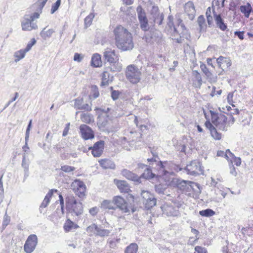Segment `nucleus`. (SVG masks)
Instances as JSON below:
<instances>
[{
    "mask_svg": "<svg viewBox=\"0 0 253 253\" xmlns=\"http://www.w3.org/2000/svg\"><path fill=\"white\" fill-rule=\"evenodd\" d=\"M32 120H30L29 122L26 131L25 133V139L28 140L29 138V134H30V131L32 127Z\"/></svg>",
    "mask_w": 253,
    "mask_h": 253,
    "instance_id": "obj_56",
    "label": "nucleus"
},
{
    "mask_svg": "<svg viewBox=\"0 0 253 253\" xmlns=\"http://www.w3.org/2000/svg\"><path fill=\"white\" fill-rule=\"evenodd\" d=\"M114 77L107 71H104L102 75V81L101 86H106L111 83L113 81Z\"/></svg>",
    "mask_w": 253,
    "mask_h": 253,
    "instance_id": "obj_27",
    "label": "nucleus"
},
{
    "mask_svg": "<svg viewBox=\"0 0 253 253\" xmlns=\"http://www.w3.org/2000/svg\"><path fill=\"white\" fill-rule=\"evenodd\" d=\"M66 207L70 212H74L77 216L83 212L82 203L78 202L72 194H69L65 198Z\"/></svg>",
    "mask_w": 253,
    "mask_h": 253,
    "instance_id": "obj_4",
    "label": "nucleus"
},
{
    "mask_svg": "<svg viewBox=\"0 0 253 253\" xmlns=\"http://www.w3.org/2000/svg\"><path fill=\"white\" fill-rule=\"evenodd\" d=\"M233 94H234L233 92H229L227 95V101L229 104L231 105L233 107H235V106L233 104Z\"/></svg>",
    "mask_w": 253,
    "mask_h": 253,
    "instance_id": "obj_60",
    "label": "nucleus"
},
{
    "mask_svg": "<svg viewBox=\"0 0 253 253\" xmlns=\"http://www.w3.org/2000/svg\"><path fill=\"white\" fill-rule=\"evenodd\" d=\"M121 174L128 180L133 181L137 183H141V177H139L137 174L129 170L126 169H123L121 171Z\"/></svg>",
    "mask_w": 253,
    "mask_h": 253,
    "instance_id": "obj_22",
    "label": "nucleus"
},
{
    "mask_svg": "<svg viewBox=\"0 0 253 253\" xmlns=\"http://www.w3.org/2000/svg\"><path fill=\"white\" fill-rule=\"evenodd\" d=\"M186 146L185 144H180L177 146L176 149L180 152H183L186 154Z\"/></svg>",
    "mask_w": 253,
    "mask_h": 253,
    "instance_id": "obj_62",
    "label": "nucleus"
},
{
    "mask_svg": "<svg viewBox=\"0 0 253 253\" xmlns=\"http://www.w3.org/2000/svg\"><path fill=\"white\" fill-rule=\"evenodd\" d=\"M30 162L28 159H26V156L25 153L23 154V158L22 160L21 166L24 169V180H25L29 176V167Z\"/></svg>",
    "mask_w": 253,
    "mask_h": 253,
    "instance_id": "obj_28",
    "label": "nucleus"
},
{
    "mask_svg": "<svg viewBox=\"0 0 253 253\" xmlns=\"http://www.w3.org/2000/svg\"><path fill=\"white\" fill-rule=\"evenodd\" d=\"M136 12L140 29L144 32L148 31L150 27L145 10L141 5H139L136 8Z\"/></svg>",
    "mask_w": 253,
    "mask_h": 253,
    "instance_id": "obj_7",
    "label": "nucleus"
},
{
    "mask_svg": "<svg viewBox=\"0 0 253 253\" xmlns=\"http://www.w3.org/2000/svg\"><path fill=\"white\" fill-rule=\"evenodd\" d=\"M114 183L121 192L126 193L130 191L129 185L126 181L114 179Z\"/></svg>",
    "mask_w": 253,
    "mask_h": 253,
    "instance_id": "obj_26",
    "label": "nucleus"
},
{
    "mask_svg": "<svg viewBox=\"0 0 253 253\" xmlns=\"http://www.w3.org/2000/svg\"><path fill=\"white\" fill-rule=\"evenodd\" d=\"M155 189L156 192L159 194H164V191L165 190V188H164L163 186L161 184L155 185Z\"/></svg>",
    "mask_w": 253,
    "mask_h": 253,
    "instance_id": "obj_55",
    "label": "nucleus"
},
{
    "mask_svg": "<svg viewBox=\"0 0 253 253\" xmlns=\"http://www.w3.org/2000/svg\"><path fill=\"white\" fill-rule=\"evenodd\" d=\"M144 36L145 41L148 43L158 42L161 38V33L155 28H150Z\"/></svg>",
    "mask_w": 253,
    "mask_h": 253,
    "instance_id": "obj_13",
    "label": "nucleus"
},
{
    "mask_svg": "<svg viewBox=\"0 0 253 253\" xmlns=\"http://www.w3.org/2000/svg\"><path fill=\"white\" fill-rule=\"evenodd\" d=\"M173 16L172 15H169L168 17V22H167V25L169 26V27L172 30L173 29V32L172 34V36H175L176 35H179L178 31H177L176 28L174 26L173 22Z\"/></svg>",
    "mask_w": 253,
    "mask_h": 253,
    "instance_id": "obj_33",
    "label": "nucleus"
},
{
    "mask_svg": "<svg viewBox=\"0 0 253 253\" xmlns=\"http://www.w3.org/2000/svg\"><path fill=\"white\" fill-rule=\"evenodd\" d=\"M193 74L197 81L198 86L200 88L203 83L201 76L200 73L196 70L193 71Z\"/></svg>",
    "mask_w": 253,
    "mask_h": 253,
    "instance_id": "obj_47",
    "label": "nucleus"
},
{
    "mask_svg": "<svg viewBox=\"0 0 253 253\" xmlns=\"http://www.w3.org/2000/svg\"><path fill=\"white\" fill-rule=\"evenodd\" d=\"M27 52L25 51V50L23 49H20L19 50H18L14 52V61L15 62H18L21 59L24 58L25 56V54Z\"/></svg>",
    "mask_w": 253,
    "mask_h": 253,
    "instance_id": "obj_34",
    "label": "nucleus"
},
{
    "mask_svg": "<svg viewBox=\"0 0 253 253\" xmlns=\"http://www.w3.org/2000/svg\"><path fill=\"white\" fill-rule=\"evenodd\" d=\"M156 177V174L154 173L152 171V169L150 167L146 168L144 172L139 177L144 178L145 179H151Z\"/></svg>",
    "mask_w": 253,
    "mask_h": 253,
    "instance_id": "obj_30",
    "label": "nucleus"
},
{
    "mask_svg": "<svg viewBox=\"0 0 253 253\" xmlns=\"http://www.w3.org/2000/svg\"><path fill=\"white\" fill-rule=\"evenodd\" d=\"M212 13L216 27L222 31H229L227 25L224 22L221 14H217L214 8L212 10Z\"/></svg>",
    "mask_w": 253,
    "mask_h": 253,
    "instance_id": "obj_19",
    "label": "nucleus"
},
{
    "mask_svg": "<svg viewBox=\"0 0 253 253\" xmlns=\"http://www.w3.org/2000/svg\"><path fill=\"white\" fill-rule=\"evenodd\" d=\"M45 28H44L40 33V35L44 40H46L48 38H50L52 34L54 32V31L52 29H48L47 31H45Z\"/></svg>",
    "mask_w": 253,
    "mask_h": 253,
    "instance_id": "obj_40",
    "label": "nucleus"
},
{
    "mask_svg": "<svg viewBox=\"0 0 253 253\" xmlns=\"http://www.w3.org/2000/svg\"><path fill=\"white\" fill-rule=\"evenodd\" d=\"M86 232L100 237H108L111 232L109 230L103 229L101 225L92 223L86 228Z\"/></svg>",
    "mask_w": 253,
    "mask_h": 253,
    "instance_id": "obj_8",
    "label": "nucleus"
},
{
    "mask_svg": "<svg viewBox=\"0 0 253 253\" xmlns=\"http://www.w3.org/2000/svg\"><path fill=\"white\" fill-rule=\"evenodd\" d=\"M211 134L214 139L220 140L221 138V133L218 132L215 127L211 130Z\"/></svg>",
    "mask_w": 253,
    "mask_h": 253,
    "instance_id": "obj_50",
    "label": "nucleus"
},
{
    "mask_svg": "<svg viewBox=\"0 0 253 253\" xmlns=\"http://www.w3.org/2000/svg\"><path fill=\"white\" fill-rule=\"evenodd\" d=\"M86 191V186H83V187H80V188L75 192L76 194L78 195L80 198H83L85 196V193Z\"/></svg>",
    "mask_w": 253,
    "mask_h": 253,
    "instance_id": "obj_49",
    "label": "nucleus"
},
{
    "mask_svg": "<svg viewBox=\"0 0 253 253\" xmlns=\"http://www.w3.org/2000/svg\"><path fill=\"white\" fill-rule=\"evenodd\" d=\"M38 244V238L35 234L28 236L24 246V250L26 253H32Z\"/></svg>",
    "mask_w": 253,
    "mask_h": 253,
    "instance_id": "obj_12",
    "label": "nucleus"
},
{
    "mask_svg": "<svg viewBox=\"0 0 253 253\" xmlns=\"http://www.w3.org/2000/svg\"><path fill=\"white\" fill-rule=\"evenodd\" d=\"M197 23L200 27V30H204L206 27V23H205V19L203 15H200L198 17L197 19Z\"/></svg>",
    "mask_w": 253,
    "mask_h": 253,
    "instance_id": "obj_45",
    "label": "nucleus"
},
{
    "mask_svg": "<svg viewBox=\"0 0 253 253\" xmlns=\"http://www.w3.org/2000/svg\"><path fill=\"white\" fill-rule=\"evenodd\" d=\"M138 249V245L136 243H131L125 249V253H137Z\"/></svg>",
    "mask_w": 253,
    "mask_h": 253,
    "instance_id": "obj_36",
    "label": "nucleus"
},
{
    "mask_svg": "<svg viewBox=\"0 0 253 253\" xmlns=\"http://www.w3.org/2000/svg\"><path fill=\"white\" fill-rule=\"evenodd\" d=\"M141 73L136 66L130 65L127 66L126 72V79L132 84H136L140 80Z\"/></svg>",
    "mask_w": 253,
    "mask_h": 253,
    "instance_id": "obj_6",
    "label": "nucleus"
},
{
    "mask_svg": "<svg viewBox=\"0 0 253 253\" xmlns=\"http://www.w3.org/2000/svg\"><path fill=\"white\" fill-rule=\"evenodd\" d=\"M100 165L104 169H115V164L113 161L109 159H102L99 161Z\"/></svg>",
    "mask_w": 253,
    "mask_h": 253,
    "instance_id": "obj_29",
    "label": "nucleus"
},
{
    "mask_svg": "<svg viewBox=\"0 0 253 253\" xmlns=\"http://www.w3.org/2000/svg\"><path fill=\"white\" fill-rule=\"evenodd\" d=\"M240 10L246 17L249 18L252 11L251 5L249 3H247V5H241L240 6Z\"/></svg>",
    "mask_w": 253,
    "mask_h": 253,
    "instance_id": "obj_32",
    "label": "nucleus"
},
{
    "mask_svg": "<svg viewBox=\"0 0 253 253\" xmlns=\"http://www.w3.org/2000/svg\"><path fill=\"white\" fill-rule=\"evenodd\" d=\"M110 89L111 90V96L112 99L114 101L117 100L119 97L121 92L119 90H114L112 86L110 87Z\"/></svg>",
    "mask_w": 253,
    "mask_h": 253,
    "instance_id": "obj_48",
    "label": "nucleus"
},
{
    "mask_svg": "<svg viewBox=\"0 0 253 253\" xmlns=\"http://www.w3.org/2000/svg\"><path fill=\"white\" fill-rule=\"evenodd\" d=\"M170 203H171V204H172V205H173V207H175V208L177 210H178V209L180 207H181L183 204V203L182 202L179 201L177 200H174L173 201H172Z\"/></svg>",
    "mask_w": 253,
    "mask_h": 253,
    "instance_id": "obj_61",
    "label": "nucleus"
},
{
    "mask_svg": "<svg viewBox=\"0 0 253 253\" xmlns=\"http://www.w3.org/2000/svg\"><path fill=\"white\" fill-rule=\"evenodd\" d=\"M104 143L103 140H99L95 143L93 146L88 148L89 150H91V153L94 157L101 156L104 148Z\"/></svg>",
    "mask_w": 253,
    "mask_h": 253,
    "instance_id": "obj_18",
    "label": "nucleus"
},
{
    "mask_svg": "<svg viewBox=\"0 0 253 253\" xmlns=\"http://www.w3.org/2000/svg\"><path fill=\"white\" fill-rule=\"evenodd\" d=\"M93 12L90 13L87 16H86L84 20V28L86 29L88 27H89L91 24H92V20L93 18H94L95 14Z\"/></svg>",
    "mask_w": 253,
    "mask_h": 253,
    "instance_id": "obj_38",
    "label": "nucleus"
},
{
    "mask_svg": "<svg viewBox=\"0 0 253 253\" xmlns=\"http://www.w3.org/2000/svg\"><path fill=\"white\" fill-rule=\"evenodd\" d=\"M141 195L145 208L149 210L156 205L157 200L154 195L147 190H142Z\"/></svg>",
    "mask_w": 253,
    "mask_h": 253,
    "instance_id": "obj_9",
    "label": "nucleus"
},
{
    "mask_svg": "<svg viewBox=\"0 0 253 253\" xmlns=\"http://www.w3.org/2000/svg\"><path fill=\"white\" fill-rule=\"evenodd\" d=\"M105 61L109 63L107 67L112 72H120L122 70V65L119 62V57L114 50L107 49L103 53Z\"/></svg>",
    "mask_w": 253,
    "mask_h": 253,
    "instance_id": "obj_3",
    "label": "nucleus"
},
{
    "mask_svg": "<svg viewBox=\"0 0 253 253\" xmlns=\"http://www.w3.org/2000/svg\"><path fill=\"white\" fill-rule=\"evenodd\" d=\"M210 112L211 115L212 123L219 129L222 131H227V117L222 114H218L212 110H210Z\"/></svg>",
    "mask_w": 253,
    "mask_h": 253,
    "instance_id": "obj_5",
    "label": "nucleus"
},
{
    "mask_svg": "<svg viewBox=\"0 0 253 253\" xmlns=\"http://www.w3.org/2000/svg\"><path fill=\"white\" fill-rule=\"evenodd\" d=\"M61 169L65 172L69 173L75 170V168L68 165H64L61 167Z\"/></svg>",
    "mask_w": 253,
    "mask_h": 253,
    "instance_id": "obj_53",
    "label": "nucleus"
},
{
    "mask_svg": "<svg viewBox=\"0 0 253 253\" xmlns=\"http://www.w3.org/2000/svg\"><path fill=\"white\" fill-rule=\"evenodd\" d=\"M18 93H15V96L12 98L10 100L8 101V102L5 105L4 108L1 110V111H4L12 102L14 101L18 97Z\"/></svg>",
    "mask_w": 253,
    "mask_h": 253,
    "instance_id": "obj_59",
    "label": "nucleus"
},
{
    "mask_svg": "<svg viewBox=\"0 0 253 253\" xmlns=\"http://www.w3.org/2000/svg\"><path fill=\"white\" fill-rule=\"evenodd\" d=\"M81 120L84 123L90 124L92 121V117L90 114L83 113L81 116Z\"/></svg>",
    "mask_w": 253,
    "mask_h": 253,
    "instance_id": "obj_44",
    "label": "nucleus"
},
{
    "mask_svg": "<svg viewBox=\"0 0 253 253\" xmlns=\"http://www.w3.org/2000/svg\"><path fill=\"white\" fill-rule=\"evenodd\" d=\"M74 107L78 110H84L86 111H91V104L90 105L88 103H84L83 98H77L74 100Z\"/></svg>",
    "mask_w": 253,
    "mask_h": 253,
    "instance_id": "obj_21",
    "label": "nucleus"
},
{
    "mask_svg": "<svg viewBox=\"0 0 253 253\" xmlns=\"http://www.w3.org/2000/svg\"><path fill=\"white\" fill-rule=\"evenodd\" d=\"M91 65L94 67L101 66L102 61L100 54L95 53L93 55L91 58Z\"/></svg>",
    "mask_w": 253,
    "mask_h": 253,
    "instance_id": "obj_31",
    "label": "nucleus"
},
{
    "mask_svg": "<svg viewBox=\"0 0 253 253\" xmlns=\"http://www.w3.org/2000/svg\"><path fill=\"white\" fill-rule=\"evenodd\" d=\"M234 34L235 36H237L238 38L241 40H243L244 38V31H235L234 32Z\"/></svg>",
    "mask_w": 253,
    "mask_h": 253,
    "instance_id": "obj_63",
    "label": "nucleus"
},
{
    "mask_svg": "<svg viewBox=\"0 0 253 253\" xmlns=\"http://www.w3.org/2000/svg\"><path fill=\"white\" fill-rule=\"evenodd\" d=\"M200 68L202 71L206 76L207 78L209 80V81L211 82L212 81L213 75L211 72L209 71L206 65L204 64H202L200 65Z\"/></svg>",
    "mask_w": 253,
    "mask_h": 253,
    "instance_id": "obj_35",
    "label": "nucleus"
},
{
    "mask_svg": "<svg viewBox=\"0 0 253 253\" xmlns=\"http://www.w3.org/2000/svg\"><path fill=\"white\" fill-rule=\"evenodd\" d=\"M113 203L116 209H119L122 212L126 213L129 211L127 202L120 196H116L113 198Z\"/></svg>",
    "mask_w": 253,
    "mask_h": 253,
    "instance_id": "obj_14",
    "label": "nucleus"
},
{
    "mask_svg": "<svg viewBox=\"0 0 253 253\" xmlns=\"http://www.w3.org/2000/svg\"><path fill=\"white\" fill-rule=\"evenodd\" d=\"M184 10L185 13L188 16V18L191 20L194 19L196 13L194 3L191 1H189L185 3L184 5Z\"/></svg>",
    "mask_w": 253,
    "mask_h": 253,
    "instance_id": "obj_24",
    "label": "nucleus"
},
{
    "mask_svg": "<svg viewBox=\"0 0 253 253\" xmlns=\"http://www.w3.org/2000/svg\"><path fill=\"white\" fill-rule=\"evenodd\" d=\"M101 208L108 209L110 210H115L113 201L112 202L109 200H104L101 203Z\"/></svg>",
    "mask_w": 253,
    "mask_h": 253,
    "instance_id": "obj_41",
    "label": "nucleus"
},
{
    "mask_svg": "<svg viewBox=\"0 0 253 253\" xmlns=\"http://www.w3.org/2000/svg\"><path fill=\"white\" fill-rule=\"evenodd\" d=\"M99 95V92L98 88L96 85H93L91 86V90L90 94L89 95V97L90 99H95L97 98Z\"/></svg>",
    "mask_w": 253,
    "mask_h": 253,
    "instance_id": "obj_42",
    "label": "nucleus"
},
{
    "mask_svg": "<svg viewBox=\"0 0 253 253\" xmlns=\"http://www.w3.org/2000/svg\"><path fill=\"white\" fill-rule=\"evenodd\" d=\"M76 225L72 221L67 219L64 225V229L66 232H69Z\"/></svg>",
    "mask_w": 253,
    "mask_h": 253,
    "instance_id": "obj_46",
    "label": "nucleus"
},
{
    "mask_svg": "<svg viewBox=\"0 0 253 253\" xmlns=\"http://www.w3.org/2000/svg\"><path fill=\"white\" fill-rule=\"evenodd\" d=\"M58 190L56 189H51L45 195L42 202L39 208V211L41 213H44L43 211V208H46L49 204L50 201V198L52 197L53 193L57 192Z\"/></svg>",
    "mask_w": 253,
    "mask_h": 253,
    "instance_id": "obj_23",
    "label": "nucleus"
},
{
    "mask_svg": "<svg viewBox=\"0 0 253 253\" xmlns=\"http://www.w3.org/2000/svg\"><path fill=\"white\" fill-rule=\"evenodd\" d=\"M175 183L178 189L186 194L191 195L193 192L198 195L201 193L200 185L197 183L181 179H176Z\"/></svg>",
    "mask_w": 253,
    "mask_h": 253,
    "instance_id": "obj_2",
    "label": "nucleus"
},
{
    "mask_svg": "<svg viewBox=\"0 0 253 253\" xmlns=\"http://www.w3.org/2000/svg\"><path fill=\"white\" fill-rule=\"evenodd\" d=\"M216 62L223 70L227 69L231 65V61L229 58L221 56L217 58Z\"/></svg>",
    "mask_w": 253,
    "mask_h": 253,
    "instance_id": "obj_25",
    "label": "nucleus"
},
{
    "mask_svg": "<svg viewBox=\"0 0 253 253\" xmlns=\"http://www.w3.org/2000/svg\"><path fill=\"white\" fill-rule=\"evenodd\" d=\"M61 4V0H57L56 1L52 4L51 8V13L53 14L56 10H58Z\"/></svg>",
    "mask_w": 253,
    "mask_h": 253,
    "instance_id": "obj_52",
    "label": "nucleus"
},
{
    "mask_svg": "<svg viewBox=\"0 0 253 253\" xmlns=\"http://www.w3.org/2000/svg\"><path fill=\"white\" fill-rule=\"evenodd\" d=\"M215 213V211L210 209H207L204 210L200 211L199 214L204 217H211Z\"/></svg>",
    "mask_w": 253,
    "mask_h": 253,
    "instance_id": "obj_43",
    "label": "nucleus"
},
{
    "mask_svg": "<svg viewBox=\"0 0 253 253\" xmlns=\"http://www.w3.org/2000/svg\"><path fill=\"white\" fill-rule=\"evenodd\" d=\"M163 214H165L168 216H175L179 214L178 210L176 209L175 207L171 203H166L164 205L161 206Z\"/></svg>",
    "mask_w": 253,
    "mask_h": 253,
    "instance_id": "obj_16",
    "label": "nucleus"
},
{
    "mask_svg": "<svg viewBox=\"0 0 253 253\" xmlns=\"http://www.w3.org/2000/svg\"><path fill=\"white\" fill-rule=\"evenodd\" d=\"M36 43L35 39L33 38L31 41L28 42L26 48L24 49L25 51L27 52L31 50L32 47Z\"/></svg>",
    "mask_w": 253,
    "mask_h": 253,
    "instance_id": "obj_54",
    "label": "nucleus"
},
{
    "mask_svg": "<svg viewBox=\"0 0 253 253\" xmlns=\"http://www.w3.org/2000/svg\"><path fill=\"white\" fill-rule=\"evenodd\" d=\"M84 185L85 184L83 181L79 179H76L72 182L71 186L74 192H76L79 190L80 187L81 188V187Z\"/></svg>",
    "mask_w": 253,
    "mask_h": 253,
    "instance_id": "obj_37",
    "label": "nucleus"
},
{
    "mask_svg": "<svg viewBox=\"0 0 253 253\" xmlns=\"http://www.w3.org/2000/svg\"><path fill=\"white\" fill-rule=\"evenodd\" d=\"M47 0H39L36 3L32 6L33 9H38L39 11L42 12V9L45 5Z\"/></svg>",
    "mask_w": 253,
    "mask_h": 253,
    "instance_id": "obj_39",
    "label": "nucleus"
},
{
    "mask_svg": "<svg viewBox=\"0 0 253 253\" xmlns=\"http://www.w3.org/2000/svg\"><path fill=\"white\" fill-rule=\"evenodd\" d=\"M194 253H207V251L206 248L198 246L195 247Z\"/></svg>",
    "mask_w": 253,
    "mask_h": 253,
    "instance_id": "obj_57",
    "label": "nucleus"
},
{
    "mask_svg": "<svg viewBox=\"0 0 253 253\" xmlns=\"http://www.w3.org/2000/svg\"><path fill=\"white\" fill-rule=\"evenodd\" d=\"M36 11L32 15H26L29 18L31 19V20L33 21L34 22V20L36 19H38L39 18L40 13H42V12L39 11V10L38 9H35Z\"/></svg>",
    "mask_w": 253,
    "mask_h": 253,
    "instance_id": "obj_51",
    "label": "nucleus"
},
{
    "mask_svg": "<svg viewBox=\"0 0 253 253\" xmlns=\"http://www.w3.org/2000/svg\"><path fill=\"white\" fill-rule=\"evenodd\" d=\"M59 201L60 202L61 210L62 213L64 212V198L61 194L59 195Z\"/></svg>",
    "mask_w": 253,
    "mask_h": 253,
    "instance_id": "obj_58",
    "label": "nucleus"
},
{
    "mask_svg": "<svg viewBox=\"0 0 253 253\" xmlns=\"http://www.w3.org/2000/svg\"><path fill=\"white\" fill-rule=\"evenodd\" d=\"M80 131L82 137L84 140L92 139L94 137L93 130L86 125L83 124L80 126Z\"/></svg>",
    "mask_w": 253,
    "mask_h": 253,
    "instance_id": "obj_17",
    "label": "nucleus"
},
{
    "mask_svg": "<svg viewBox=\"0 0 253 253\" xmlns=\"http://www.w3.org/2000/svg\"><path fill=\"white\" fill-rule=\"evenodd\" d=\"M186 170L188 174L191 175H197L202 173V169L200 163L197 160L192 161L189 165H187Z\"/></svg>",
    "mask_w": 253,
    "mask_h": 253,
    "instance_id": "obj_11",
    "label": "nucleus"
},
{
    "mask_svg": "<svg viewBox=\"0 0 253 253\" xmlns=\"http://www.w3.org/2000/svg\"><path fill=\"white\" fill-rule=\"evenodd\" d=\"M83 58V56L78 53H75L74 54V60L75 61L81 62Z\"/></svg>",
    "mask_w": 253,
    "mask_h": 253,
    "instance_id": "obj_64",
    "label": "nucleus"
},
{
    "mask_svg": "<svg viewBox=\"0 0 253 253\" xmlns=\"http://www.w3.org/2000/svg\"><path fill=\"white\" fill-rule=\"evenodd\" d=\"M115 44L116 46L122 51H127L132 49L134 44L131 34L121 25L117 26L114 30Z\"/></svg>",
    "mask_w": 253,
    "mask_h": 253,
    "instance_id": "obj_1",
    "label": "nucleus"
},
{
    "mask_svg": "<svg viewBox=\"0 0 253 253\" xmlns=\"http://www.w3.org/2000/svg\"><path fill=\"white\" fill-rule=\"evenodd\" d=\"M22 29L23 31H31L33 29H38V26L36 23L31 20L26 15L21 24Z\"/></svg>",
    "mask_w": 253,
    "mask_h": 253,
    "instance_id": "obj_20",
    "label": "nucleus"
},
{
    "mask_svg": "<svg viewBox=\"0 0 253 253\" xmlns=\"http://www.w3.org/2000/svg\"><path fill=\"white\" fill-rule=\"evenodd\" d=\"M171 163L168 161H160L157 164V169L158 170V173L156 174V177H162L166 175L169 173L168 169H169Z\"/></svg>",
    "mask_w": 253,
    "mask_h": 253,
    "instance_id": "obj_15",
    "label": "nucleus"
},
{
    "mask_svg": "<svg viewBox=\"0 0 253 253\" xmlns=\"http://www.w3.org/2000/svg\"><path fill=\"white\" fill-rule=\"evenodd\" d=\"M150 13V19L153 21V23L158 24L159 26H161L164 19V14L160 12L158 6H152Z\"/></svg>",
    "mask_w": 253,
    "mask_h": 253,
    "instance_id": "obj_10",
    "label": "nucleus"
}]
</instances>
